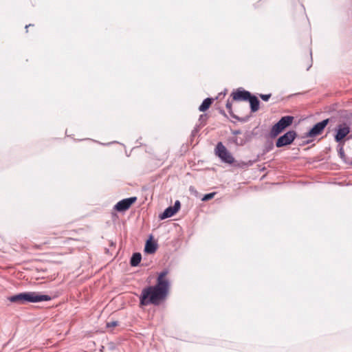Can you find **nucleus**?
<instances>
[{"instance_id":"nucleus-26","label":"nucleus","mask_w":352,"mask_h":352,"mask_svg":"<svg viewBox=\"0 0 352 352\" xmlns=\"http://www.w3.org/2000/svg\"><path fill=\"white\" fill-rule=\"evenodd\" d=\"M32 24H29V25H25L26 32H28V27L32 26Z\"/></svg>"},{"instance_id":"nucleus-29","label":"nucleus","mask_w":352,"mask_h":352,"mask_svg":"<svg viewBox=\"0 0 352 352\" xmlns=\"http://www.w3.org/2000/svg\"><path fill=\"white\" fill-rule=\"evenodd\" d=\"M100 352H102V351Z\"/></svg>"},{"instance_id":"nucleus-17","label":"nucleus","mask_w":352,"mask_h":352,"mask_svg":"<svg viewBox=\"0 0 352 352\" xmlns=\"http://www.w3.org/2000/svg\"><path fill=\"white\" fill-rule=\"evenodd\" d=\"M23 293H19L9 297L8 300L12 302L23 304Z\"/></svg>"},{"instance_id":"nucleus-8","label":"nucleus","mask_w":352,"mask_h":352,"mask_svg":"<svg viewBox=\"0 0 352 352\" xmlns=\"http://www.w3.org/2000/svg\"><path fill=\"white\" fill-rule=\"evenodd\" d=\"M233 100L235 101H248L251 96L250 91H246L242 88H239L236 91H233L231 94Z\"/></svg>"},{"instance_id":"nucleus-27","label":"nucleus","mask_w":352,"mask_h":352,"mask_svg":"<svg viewBox=\"0 0 352 352\" xmlns=\"http://www.w3.org/2000/svg\"><path fill=\"white\" fill-rule=\"evenodd\" d=\"M203 116H204V115H201L200 116V119H203Z\"/></svg>"},{"instance_id":"nucleus-11","label":"nucleus","mask_w":352,"mask_h":352,"mask_svg":"<svg viewBox=\"0 0 352 352\" xmlns=\"http://www.w3.org/2000/svg\"><path fill=\"white\" fill-rule=\"evenodd\" d=\"M177 212L173 208V206H169L164 210V211L159 215V218L161 220H164L165 219L173 217Z\"/></svg>"},{"instance_id":"nucleus-1","label":"nucleus","mask_w":352,"mask_h":352,"mask_svg":"<svg viewBox=\"0 0 352 352\" xmlns=\"http://www.w3.org/2000/svg\"><path fill=\"white\" fill-rule=\"evenodd\" d=\"M168 273L167 270H163L159 274L155 285L148 286L142 290L140 296V305H159L167 297L170 287V282L166 278Z\"/></svg>"},{"instance_id":"nucleus-13","label":"nucleus","mask_w":352,"mask_h":352,"mask_svg":"<svg viewBox=\"0 0 352 352\" xmlns=\"http://www.w3.org/2000/svg\"><path fill=\"white\" fill-rule=\"evenodd\" d=\"M213 100H214V99L211 98H206L202 102L201 105L199 107V111H201V112H204L206 110H208L209 109V107H210V105L212 104Z\"/></svg>"},{"instance_id":"nucleus-19","label":"nucleus","mask_w":352,"mask_h":352,"mask_svg":"<svg viewBox=\"0 0 352 352\" xmlns=\"http://www.w3.org/2000/svg\"><path fill=\"white\" fill-rule=\"evenodd\" d=\"M215 195V192H210L206 194L204 197L202 198V201H208L214 197Z\"/></svg>"},{"instance_id":"nucleus-4","label":"nucleus","mask_w":352,"mask_h":352,"mask_svg":"<svg viewBox=\"0 0 352 352\" xmlns=\"http://www.w3.org/2000/svg\"><path fill=\"white\" fill-rule=\"evenodd\" d=\"M215 152L217 156L221 160L222 162L228 164H232L234 161V158L232 154L227 150L226 146L222 142H219L217 143Z\"/></svg>"},{"instance_id":"nucleus-21","label":"nucleus","mask_w":352,"mask_h":352,"mask_svg":"<svg viewBox=\"0 0 352 352\" xmlns=\"http://www.w3.org/2000/svg\"><path fill=\"white\" fill-rule=\"evenodd\" d=\"M260 98L264 100V101H268V100L271 97V94H260L259 95Z\"/></svg>"},{"instance_id":"nucleus-5","label":"nucleus","mask_w":352,"mask_h":352,"mask_svg":"<svg viewBox=\"0 0 352 352\" xmlns=\"http://www.w3.org/2000/svg\"><path fill=\"white\" fill-rule=\"evenodd\" d=\"M297 133L295 131L291 130L280 136L276 142V146L280 148L291 144L295 140Z\"/></svg>"},{"instance_id":"nucleus-7","label":"nucleus","mask_w":352,"mask_h":352,"mask_svg":"<svg viewBox=\"0 0 352 352\" xmlns=\"http://www.w3.org/2000/svg\"><path fill=\"white\" fill-rule=\"evenodd\" d=\"M137 200L136 197H131L118 201L114 206V209L118 212H124L128 210Z\"/></svg>"},{"instance_id":"nucleus-18","label":"nucleus","mask_w":352,"mask_h":352,"mask_svg":"<svg viewBox=\"0 0 352 352\" xmlns=\"http://www.w3.org/2000/svg\"><path fill=\"white\" fill-rule=\"evenodd\" d=\"M232 102H230L229 100H228L227 102H226V109L228 111V113L233 117V118H236V117L234 115H232Z\"/></svg>"},{"instance_id":"nucleus-23","label":"nucleus","mask_w":352,"mask_h":352,"mask_svg":"<svg viewBox=\"0 0 352 352\" xmlns=\"http://www.w3.org/2000/svg\"><path fill=\"white\" fill-rule=\"evenodd\" d=\"M233 142L236 144V145H243V140H241L240 141L239 140V139L237 138H235L234 140H233Z\"/></svg>"},{"instance_id":"nucleus-6","label":"nucleus","mask_w":352,"mask_h":352,"mask_svg":"<svg viewBox=\"0 0 352 352\" xmlns=\"http://www.w3.org/2000/svg\"><path fill=\"white\" fill-rule=\"evenodd\" d=\"M329 123V119H325L314 124L313 127L305 134L307 138H314L320 135L327 124Z\"/></svg>"},{"instance_id":"nucleus-3","label":"nucleus","mask_w":352,"mask_h":352,"mask_svg":"<svg viewBox=\"0 0 352 352\" xmlns=\"http://www.w3.org/2000/svg\"><path fill=\"white\" fill-rule=\"evenodd\" d=\"M351 128L349 124L342 122L335 129L334 140L338 144L344 142V139L349 134Z\"/></svg>"},{"instance_id":"nucleus-16","label":"nucleus","mask_w":352,"mask_h":352,"mask_svg":"<svg viewBox=\"0 0 352 352\" xmlns=\"http://www.w3.org/2000/svg\"><path fill=\"white\" fill-rule=\"evenodd\" d=\"M344 142H342V144H338V153L340 158L345 163V164H349V162L347 160V157L344 153Z\"/></svg>"},{"instance_id":"nucleus-28","label":"nucleus","mask_w":352,"mask_h":352,"mask_svg":"<svg viewBox=\"0 0 352 352\" xmlns=\"http://www.w3.org/2000/svg\"><path fill=\"white\" fill-rule=\"evenodd\" d=\"M349 164L352 165V161H351V162H349Z\"/></svg>"},{"instance_id":"nucleus-25","label":"nucleus","mask_w":352,"mask_h":352,"mask_svg":"<svg viewBox=\"0 0 352 352\" xmlns=\"http://www.w3.org/2000/svg\"><path fill=\"white\" fill-rule=\"evenodd\" d=\"M196 133H197V129H195L192 131V135H195Z\"/></svg>"},{"instance_id":"nucleus-24","label":"nucleus","mask_w":352,"mask_h":352,"mask_svg":"<svg viewBox=\"0 0 352 352\" xmlns=\"http://www.w3.org/2000/svg\"><path fill=\"white\" fill-rule=\"evenodd\" d=\"M241 131L240 130H235V131H232V134H234V135H238V134H241Z\"/></svg>"},{"instance_id":"nucleus-2","label":"nucleus","mask_w":352,"mask_h":352,"mask_svg":"<svg viewBox=\"0 0 352 352\" xmlns=\"http://www.w3.org/2000/svg\"><path fill=\"white\" fill-rule=\"evenodd\" d=\"M23 304L27 302L35 303L52 300L51 296L36 292H23Z\"/></svg>"},{"instance_id":"nucleus-15","label":"nucleus","mask_w":352,"mask_h":352,"mask_svg":"<svg viewBox=\"0 0 352 352\" xmlns=\"http://www.w3.org/2000/svg\"><path fill=\"white\" fill-rule=\"evenodd\" d=\"M141 259H142V255L140 253H139V252L133 253L131 258V260H130V265L132 267H136L140 264Z\"/></svg>"},{"instance_id":"nucleus-14","label":"nucleus","mask_w":352,"mask_h":352,"mask_svg":"<svg viewBox=\"0 0 352 352\" xmlns=\"http://www.w3.org/2000/svg\"><path fill=\"white\" fill-rule=\"evenodd\" d=\"M157 250V244L152 242L151 240H148L144 247V251L148 254L154 253Z\"/></svg>"},{"instance_id":"nucleus-12","label":"nucleus","mask_w":352,"mask_h":352,"mask_svg":"<svg viewBox=\"0 0 352 352\" xmlns=\"http://www.w3.org/2000/svg\"><path fill=\"white\" fill-rule=\"evenodd\" d=\"M283 131V128L280 126V124L276 122L271 129L270 132V138H275L277 137L282 131Z\"/></svg>"},{"instance_id":"nucleus-10","label":"nucleus","mask_w":352,"mask_h":352,"mask_svg":"<svg viewBox=\"0 0 352 352\" xmlns=\"http://www.w3.org/2000/svg\"><path fill=\"white\" fill-rule=\"evenodd\" d=\"M248 101L250 102L252 112H256L258 110L260 102L255 96L251 94Z\"/></svg>"},{"instance_id":"nucleus-9","label":"nucleus","mask_w":352,"mask_h":352,"mask_svg":"<svg viewBox=\"0 0 352 352\" xmlns=\"http://www.w3.org/2000/svg\"><path fill=\"white\" fill-rule=\"evenodd\" d=\"M293 120H294L293 116H286L282 117L278 120V124H280L281 127L284 130L285 129H286L287 127H288L289 126H290L292 124Z\"/></svg>"},{"instance_id":"nucleus-22","label":"nucleus","mask_w":352,"mask_h":352,"mask_svg":"<svg viewBox=\"0 0 352 352\" xmlns=\"http://www.w3.org/2000/svg\"><path fill=\"white\" fill-rule=\"evenodd\" d=\"M118 321H113V322H107V327H116L118 326Z\"/></svg>"},{"instance_id":"nucleus-20","label":"nucleus","mask_w":352,"mask_h":352,"mask_svg":"<svg viewBox=\"0 0 352 352\" xmlns=\"http://www.w3.org/2000/svg\"><path fill=\"white\" fill-rule=\"evenodd\" d=\"M180 207H181V204H180V201L179 200H177L175 201V204H174V206H173V208L175 209V210L177 212L179 211V210L180 209Z\"/></svg>"}]
</instances>
